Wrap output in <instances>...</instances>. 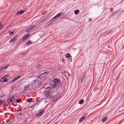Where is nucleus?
I'll list each match as a JSON object with an SVG mask.
<instances>
[{
	"label": "nucleus",
	"instance_id": "obj_1",
	"mask_svg": "<svg viewBox=\"0 0 124 124\" xmlns=\"http://www.w3.org/2000/svg\"><path fill=\"white\" fill-rule=\"evenodd\" d=\"M51 89L50 87L46 88L44 91V95L46 97L49 96L51 93Z\"/></svg>",
	"mask_w": 124,
	"mask_h": 124
},
{
	"label": "nucleus",
	"instance_id": "obj_2",
	"mask_svg": "<svg viewBox=\"0 0 124 124\" xmlns=\"http://www.w3.org/2000/svg\"><path fill=\"white\" fill-rule=\"evenodd\" d=\"M16 100V99L13 97L8 99L7 101V103L9 105H11L13 104V102H14Z\"/></svg>",
	"mask_w": 124,
	"mask_h": 124
},
{
	"label": "nucleus",
	"instance_id": "obj_3",
	"mask_svg": "<svg viewBox=\"0 0 124 124\" xmlns=\"http://www.w3.org/2000/svg\"><path fill=\"white\" fill-rule=\"evenodd\" d=\"M30 35V34L28 33L23 36L21 39V41H23L26 40L29 37Z\"/></svg>",
	"mask_w": 124,
	"mask_h": 124
},
{
	"label": "nucleus",
	"instance_id": "obj_4",
	"mask_svg": "<svg viewBox=\"0 0 124 124\" xmlns=\"http://www.w3.org/2000/svg\"><path fill=\"white\" fill-rule=\"evenodd\" d=\"M36 27V26L35 25L31 26L26 29L25 32H28L34 29Z\"/></svg>",
	"mask_w": 124,
	"mask_h": 124
},
{
	"label": "nucleus",
	"instance_id": "obj_5",
	"mask_svg": "<svg viewBox=\"0 0 124 124\" xmlns=\"http://www.w3.org/2000/svg\"><path fill=\"white\" fill-rule=\"evenodd\" d=\"M33 82L35 85L37 86H39L41 84V81L38 80H34Z\"/></svg>",
	"mask_w": 124,
	"mask_h": 124
},
{
	"label": "nucleus",
	"instance_id": "obj_6",
	"mask_svg": "<svg viewBox=\"0 0 124 124\" xmlns=\"http://www.w3.org/2000/svg\"><path fill=\"white\" fill-rule=\"evenodd\" d=\"M60 96L59 95H57L54 96L52 98V101H54L59 99Z\"/></svg>",
	"mask_w": 124,
	"mask_h": 124
},
{
	"label": "nucleus",
	"instance_id": "obj_7",
	"mask_svg": "<svg viewBox=\"0 0 124 124\" xmlns=\"http://www.w3.org/2000/svg\"><path fill=\"white\" fill-rule=\"evenodd\" d=\"M21 77V76H19L17 77H16L13 80L10 81V83H12L15 82V81L19 79Z\"/></svg>",
	"mask_w": 124,
	"mask_h": 124
},
{
	"label": "nucleus",
	"instance_id": "obj_8",
	"mask_svg": "<svg viewBox=\"0 0 124 124\" xmlns=\"http://www.w3.org/2000/svg\"><path fill=\"white\" fill-rule=\"evenodd\" d=\"M16 36H15L14 37H13V38H12L11 40L9 42L10 43H11L12 42H14L16 40ZM17 40H16V41Z\"/></svg>",
	"mask_w": 124,
	"mask_h": 124
},
{
	"label": "nucleus",
	"instance_id": "obj_9",
	"mask_svg": "<svg viewBox=\"0 0 124 124\" xmlns=\"http://www.w3.org/2000/svg\"><path fill=\"white\" fill-rule=\"evenodd\" d=\"M46 72H45L43 73H42L41 74H39V75L38 77L39 78H41L42 77H44V74H46Z\"/></svg>",
	"mask_w": 124,
	"mask_h": 124
},
{
	"label": "nucleus",
	"instance_id": "obj_10",
	"mask_svg": "<svg viewBox=\"0 0 124 124\" xmlns=\"http://www.w3.org/2000/svg\"><path fill=\"white\" fill-rule=\"evenodd\" d=\"M24 12V11L23 10H21L17 12L16 14L17 15H19V14H22Z\"/></svg>",
	"mask_w": 124,
	"mask_h": 124
},
{
	"label": "nucleus",
	"instance_id": "obj_11",
	"mask_svg": "<svg viewBox=\"0 0 124 124\" xmlns=\"http://www.w3.org/2000/svg\"><path fill=\"white\" fill-rule=\"evenodd\" d=\"M59 80L57 79H54L53 83L55 84H56L59 83Z\"/></svg>",
	"mask_w": 124,
	"mask_h": 124
},
{
	"label": "nucleus",
	"instance_id": "obj_12",
	"mask_svg": "<svg viewBox=\"0 0 124 124\" xmlns=\"http://www.w3.org/2000/svg\"><path fill=\"white\" fill-rule=\"evenodd\" d=\"M57 86V85H54L52 83L50 85V86L51 88H55Z\"/></svg>",
	"mask_w": 124,
	"mask_h": 124
},
{
	"label": "nucleus",
	"instance_id": "obj_13",
	"mask_svg": "<svg viewBox=\"0 0 124 124\" xmlns=\"http://www.w3.org/2000/svg\"><path fill=\"white\" fill-rule=\"evenodd\" d=\"M45 111V110L44 109H41L39 111V113L40 114L42 115L43 113H44Z\"/></svg>",
	"mask_w": 124,
	"mask_h": 124
},
{
	"label": "nucleus",
	"instance_id": "obj_14",
	"mask_svg": "<svg viewBox=\"0 0 124 124\" xmlns=\"http://www.w3.org/2000/svg\"><path fill=\"white\" fill-rule=\"evenodd\" d=\"M85 117L83 116L79 120V122L80 123L84 119Z\"/></svg>",
	"mask_w": 124,
	"mask_h": 124
},
{
	"label": "nucleus",
	"instance_id": "obj_15",
	"mask_svg": "<svg viewBox=\"0 0 124 124\" xmlns=\"http://www.w3.org/2000/svg\"><path fill=\"white\" fill-rule=\"evenodd\" d=\"M84 101V100L83 99H82L79 101V103L80 104H82L83 103Z\"/></svg>",
	"mask_w": 124,
	"mask_h": 124
},
{
	"label": "nucleus",
	"instance_id": "obj_16",
	"mask_svg": "<svg viewBox=\"0 0 124 124\" xmlns=\"http://www.w3.org/2000/svg\"><path fill=\"white\" fill-rule=\"evenodd\" d=\"M107 119V118L106 117H104L102 119V121L103 122H104Z\"/></svg>",
	"mask_w": 124,
	"mask_h": 124
},
{
	"label": "nucleus",
	"instance_id": "obj_17",
	"mask_svg": "<svg viewBox=\"0 0 124 124\" xmlns=\"http://www.w3.org/2000/svg\"><path fill=\"white\" fill-rule=\"evenodd\" d=\"M29 88V86L28 85H27L25 87L24 91H26V90H28Z\"/></svg>",
	"mask_w": 124,
	"mask_h": 124
},
{
	"label": "nucleus",
	"instance_id": "obj_18",
	"mask_svg": "<svg viewBox=\"0 0 124 124\" xmlns=\"http://www.w3.org/2000/svg\"><path fill=\"white\" fill-rule=\"evenodd\" d=\"M9 64H7L5 67H3V69H6L8 68L9 66Z\"/></svg>",
	"mask_w": 124,
	"mask_h": 124
},
{
	"label": "nucleus",
	"instance_id": "obj_19",
	"mask_svg": "<svg viewBox=\"0 0 124 124\" xmlns=\"http://www.w3.org/2000/svg\"><path fill=\"white\" fill-rule=\"evenodd\" d=\"M66 57L69 58L70 56V55L69 53L65 55Z\"/></svg>",
	"mask_w": 124,
	"mask_h": 124
},
{
	"label": "nucleus",
	"instance_id": "obj_20",
	"mask_svg": "<svg viewBox=\"0 0 124 124\" xmlns=\"http://www.w3.org/2000/svg\"><path fill=\"white\" fill-rule=\"evenodd\" d=\"M16 102L18 103H22V101L21 99H19V100H16Z\"/></svg>",
	"mask_w": 124,
	"mask_h": 124
},
{
	"label": "nucleus",
	"instance_id": "obj_21",
	"mask_svg": "<svg viewBox=\"0 0 124 124\" xmlns=\"http://www.w3.org/2000/svg\"><path fill=\"white\" fill-rule=\"evenodd\" d=\"M26 43L28 45L31 44H32V41L31 40L29 41Z\"/></svg>",
	"mask_w": 124,
	"mask_h": 124
},
{
	"label": "nucleus",
	"instance_id": "obj_22",
	"mask_svg": "<svg viewBox=\"0 0 124 124\" xmlns=\"http://www.w3.org/2000/svg\"><path fill=\"white\" fill-rule=\"evenodd\" d=\"M41 115H42L41 114H40V113H37L36 114V116L37 117H40V116Z\"/></svg>",
	"mask_w": 124,
	"mask_h": 124
},
{
	"label": "nucleus",
	"instance_id": "obj_23",
	"mask_svg": "<svg viewBox=\"0 0 124 124\" xmlns=\"http://www.w3.org/2000/svg\"><path fill=\"white\" fill-rule=\"evenodd\" d=\"M61 13H60L58 14H57V15H56L57 17H59L60 16H61Z\"/></svg>",
	"mask_w": 124,
	"mask_h": 124
},
{
	"label": "nucleus",
	"instance_id": "obj_24",
	"mask_svg": "<svg viewBox=\"0 0 124 124\" xmlns=\"http://www.w3.org/2000/svg\"><path fill=\"white\" fill-rule=\"evenodd\" d=\"M32 99L31 98H30L29 99H28L27 100V101L28 102H31L32 101Z\"/></svg>",
	"mask_w": 124,
	"mask_h": 124
},
{
	"label": "nucleus",
	"instance_id": "obj_25",
	"mask_svg": "<svg viewBox=\"0 0 124 124\" xmlns=\"http://www.w3.org/2000/svg\"><path fill=\"white\" fill-rule=\"evenodd\" d=\"M79 12V11L78 10H76L75 11V13L76 14H77Z\"/></svg>",
	"mask_w": 124,
	"mask_h": 124
},
{
	"label": "nucleus",
	"instance_id": "obj_26",
	"mask_svg": "<svg viewBox=\"0 0 124 124\" xmlns=\"http://www.w3.org/2000/svg\"><path fill=\"white\" fill-rule=\"evenodd\" d=\"M26 54L27 53L26 52H25L21 53V54L22 55H23Z\"/></svg>",
	"mask_w": 124,
	"mask_h": 124
},
{
	"label": "nucleus",
	"instance_id": "obj_27",
	"mask_svg": "<svg viewBox=\"0 0 124 124\" xmlns=\"http://www.w3.org/2000/svg\"><path fill=\"white\" fill-rule=\"evenodd\" d=\"M8 78H5L3 81V82H6L7 81Z\"/></svg>",
	"mask_w": 124,
	"mask_h": 124
},
{
	"label": "nucleus",
	"instance_id": "obj_28",
	"mask_svg": "<svg viewBox=\"0 0 124 124\" xmlns=\"http://www.w3.org/2000/svg\"><path fill=\"white\" fill-rule=\"evenodd\" d=\"M9 32L10 33V34L11 35L14 32L13 31L11 32L10 31H9Z\"/></svg>",
	"mask_w": 124,
	"mask_h": 124
},
{
	"label": "nucleus",
	"instance_id": "obj_29",
	"mask_svg": "<svg viewBox=\"0 0 124 124\" xmlns=\"http://www.w3.org/2000/svg\"><path fill=\"white\" fill-rule=\"evenodd\" d=\"M9 98H12V97H13V98H15L14 97V96L13 95H12V96H9Z\"/></svg>",
	"mask_w": 124,
	"mask_h": 124
},
{
	"label": "nucleus",
	"instance_id": "obj_30",
	"mask_svg": "<svg viewBox=\"0 0 124 124\" xmlns=\"http://www.w3.org/2000/svg\"><path fill=\"white\" fill-rule=\"evenodd\" d=\"M2 24L1 22H0V30L1 29H2Z\"/></svg>",
	"mask_w": 124,
	"mask_h": 124
},
{
	"label": "nucleus",
	"instance_id": "obj_31",
	"mask_svg": "<svg viewBox=\"0 0 124 124\" xmlns=\"http://www.w3.org/2000/svg\"><path fill=\"white\" fill-rule=\"evenodd\" d=\"M3 103V101H0V104H2Z\"/></svg>",
	"mask_w": 124,
	"mask_h": 124
},
{
	"label": "nucleus",
	"instance_id": "obj_32",
	"mask_svg": "<svg viewBox=\"0 0 124 124\" xmlns=\"http://www.w3.org/2000/svg\"><path fill=\"white\" fill-rule=\"evenodd\" d=\"M57 17L56 16V15L54 17L52 18V19H55V18H57Z\"/></svg>",
	"mask_w": 124,
	"mask_h": 124
},
{
	"label": "nucleus",
	"instance_id": "obj_33",
	"mask_svg": "<svg viewBox=\"0 0 124 124\" xmlns=\"http://www.w3.org/2000/svg\"><path fill=\"white\" fill-rule=\"evenodd\" d=\"M3 67H0V70H3Z\"/></svg>",
	"mask_w": 124,
	"mask_h": 124
},
{
	"label": "nucleus",
	"instance_id": "obj_34",
	"mask_svg": "<svg viewBox=\"0 0 124 124\" xmlns=\"http://www.w3.org/2000/svg\"><path fill=\"white\" fill-rule=\"evenodd\" d=\"M88 20L89 22H90L92 21V19L91 18H89Z\"/></svg>",
	"mask_w": 124,
	"mask_h": 124
},
{
	"label": "nucleus",
	"instance_id": "obj_35",
	"mask_svg": "<svg viewBox=\"0 0 124 124\" xmlns=\"http://www.w3.org/2000/svg\"><path fill=\"white\" fill-rule=\"evenodd\" d=\"M6 77L5 76H4L1 78V79H4V78Z\"/></svg>",
	"mask_w": 124,
	"mask_h": 124
},
{
	"label": "nucleus",
	"instance_id": "obj_36",
	"mask_svg": "<svg viewBox=\"0 0 124 124\" xmlns=\"http://www.w3.org/2000/svg\"><path fill=\"white\" fill-rule=\"evenodd\" d=\"M124 48V45L123 46V47H122V49H123Z\"/></svg>",
	"mask_w": 124,
	"mask_h": 124
},
{
	"label": "nucleus",
	"instance_id": "obj_37",
	"mask_svg": "<svg viewBox=\"0 0 124 124\" xmlns=\"http://www.w3.org/2000/svg\"><path fill=\"white\" fill-rule=\"evenodd\" d=\"M5 76L6 77H8V75H6L5 76Z\"/></svg>",
	"mask_w": 124,
	"mask_h": 124
},
{
	"label": "nucleus",
	"instance_id": "obj_38",
	"mask_svg": "<svg viewBox=\"0 0 124 124\" xmlns=\"http://www.w3.org/2000/svg\"><path fill=\"white\" fill-rule=\"evenodd\" d=\"M0 82L2 83V80H0Z\"/></svg>",
	"mask_w": 124,
	"mask_h": 124
},
{
	"label": "nucleus",
	"instance_id": "obj_39",
	"mask_svg": "<svg viewBox=\"0 0 124 124\" xmlns=\"http://www.w3.org/2000/svg\"><path fill=\"white\" fill-rule=\"evenodd\" d=\"M83 78H82V81L83 80Z\"/></svg>",
	"mask_w": 124,
	"mask_h": 124
},
{
	"label": "nucleus",
	"instance_id": "obj_40",
	"mask_svg": "<svg viewBox=\"0 0 124 124\" xmlns=\"http://www.w3.org/2000/svg\"><path fill=\"white\" fill-rule=\"evenodd\" d=\"M1 97H2V96H0V98H1Z\"/></svg>",
	"mask_w": 124,
	"mask_h": 124
},
{
	"label": "nucleus",
	"instance_id": "obj_41",
	"mask_svg": "<svg viewBox=\"0 0 124 124\" xmlns=\"http://www.w3.org/2000/svg\"><path fill=\"white\" fill-rule=\"evenodd\" d=\"M46 124H49L48 123H47Z\"/></svg>",
	"mask_w": 124,
	"mask_h": 124
},
{
	"label": "nucleus",
	"instance_id": "obj_42",
	"mask_svg": "<svg viewBox=\"0 0 124 124\" xmlns=\"http://www.w3.org/2000/svg\"><path fill=\"white\" fill-rule=\"evenodd\" d=\"M109 33H110V32H109L108 33V34Z\"/></svg>",
	"mask_w": 124,
	"mask_h": 124
}]
</instances>
